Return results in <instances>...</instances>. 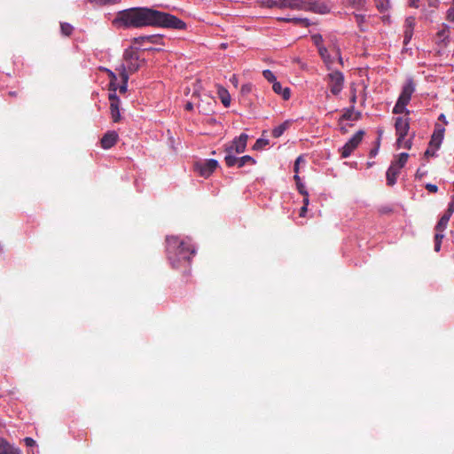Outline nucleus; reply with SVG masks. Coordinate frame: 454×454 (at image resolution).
I'll use <instances>...</instances> for the list:
<instances>
[{"label": "nucleus", "instance_id": "1", "mask_svg": "<svg viewBox=\"0 0 454 454\" xmlns=\"http://www.w3.org/2000/svg\"><path fill=\"white\" fill-rule=\"evenodd\" d=\"M113 24L117 27H161L184 29L185 23L177 17L148 7H133L117 12Z\"/></svg>", "mask_w": 454, "mask_h": 454}, {"label": "nucleus", "instance_id": "2", "mask_svg": "<svg viewBox=\"0 0 454 454\" xmlns=\"http://www.w3.org/2000/svg\"><path fill=\"white\" fill-rule=\"evenodd\" d=\"M166 253L168 260L174 269L186 270L195 254L192 246L178 237L170 236L166 239Z\"/></svg>", "mask_w": 454, "mask_h": 454}, {"label": "nucleus", "instance_id": "3", "mask_svg": "<svg viewBox=\"0 0 454 454\" xmlns=\"http://www.w3.org/2000/svg\"><path fill=\"white\" fill-rule=\"evenodd\" d=\"M143 62L144 60L140 59L137 50L130 47L124 51L123 62L116 70L119 72V74L124 73L129 75V74L137 72Z\"/></svg>", "mask_w": 454, "mask_h": 454}, {"label": "nucleus", "instance_id": "4", "mask_svg": "<svg viewBox=\"0 0 454 454\" xmlns=\"http://www.w3.org/2000/svg\"><path fill=\"white\" fill-rule=\"evenodd\" d=\"M415 91V85L412 80H409L403 87L402 92L393 108V114H405L408 115L410 111L406 109V106L410 103L411 96Z\"/></svg>", "mask_w": 454, "mask_h": 454}, {"label": "nucleus", "instance_id": "5", "mask_svg": "<svg viewBox=\"0 0 454 454\" xmlns=\"http://www.w3.org/2000/svg\"><path fill=\"white\" fill-rule=\"evenodd\" d=\"M292 9L309 11L315 13L325 14L329 12L328 7L316 0H292Z\"/></svg>", "mask_w": 454, "mask_h": 454}, {"label": "nucleus", "instance_id": "6", "mask_svg": "<svg viewBox=\"0 0 454 454\" xmlns=\"http://www.w3.org/2000/svg\"><path fill=\"white\" fill-rule=\"evenodd\" d=\"M325 81L327 82L331 93L334 96L339 95L344 87L345 79L340 71L329 73L325 77Z\"/></svg>", "mask_w": 454, "mask_h": 454}, {"label": "nucleus", "instance_id": "7", "mask_svg": "<svg viewBox=\"0 0 454 454\" xmlns=\"http://www.w3.org/2000/svg\"><path fill=\"white\" fill-rule=\"evenodd\" d=\"M395 128L397 136L396 145L402 146V142L410 129V118L407 115L395 118Z\"/></svg>", "mask_w": 454, "mask_h": 454}, {"label": "nucleus", "instance_id": "8", "mask_svg": "<svg viewBox=\"0 0 454 454\" xmlns=\"http://www.w3.org/2000/svg\"><path fill=\"white\" fill-rule=\"evenodd\" d=\"M364 136V130H358L341 148V157L348 158L357 148Z\"/></svg>", "mask_w": 454, "mask_h": 454}, {"label": "nucleus", "instance_id": "9", "mask_svg": "<svg viewBox=\"0 0 454 454\" xmlns=\"http://www.w3.org/2000/svg\"><path fill=\"white\" fill-rule=\"evenodd\" d=\"M248 136L245 133L235 137L230 145L225 147L226 153H236L238 154L246 151Z\"/></svg>", "mask_w": 454, "mask_h": 454}, {"label": "nucleus", "instance_id": "10", "mask_svg": "<svg viewBox=\"0 0 454 454\" xmlns=\"http://www.w3.org/2000/svg\"><path fill=\"white\" fill-rule=\"evenodd\" d=\"M194 167L200 176L207 178L218 167V161L216 160L210 159L204 162H197Z\"/></svg>", "mask_w": 454, "mask_h": 454}, {"label": "nucleus", "instance_id": "11", "mask_svg": "<svg viewBox=\"0 0 454 454\" xmlns=\"http://www.w3.org/2000/svg\"><path fill=\"white\" fill-rule=\"evenodd\" d=\"M110 100V112L112 120L114 122H118L121 120V114H120V99L117 97L116 93H109L108 97Z\"/></svg>", "mask_w": 454, "mask_h": 454}, {"label": "nucleus", "instance_id": "12", "mask_svg": "<svg viewBox=\"0 0 454 454\" xmlns=\"http://www.w3.org/2000/svg\"><path fill=\"white\" fill-rule=\"evenodd\" d=\"M118 140V134L115 131L106 132L100 140L102 148L110 149L112 148Z\"/></svg>", "mask_w": 454, "mask_h": 454}, {"label": "nucleus", "instance_id": "13", "mask_svg": "<svg viewBox=\"0 0 454 454\" xmlns=\"http://www.w3.org/2000/svg\"><path fill=\"white\" fill-rule=\"evenodd\" d=\"M414 27H415V18L411 17V16L406 18V20L404 21V39H403V43L405 44H407L410 42V40L411 39L412 35H413Z\"/></svg>", "mask_w": 454, "mask_h": 454}, {"label": "nucleus", "instance_id": "14", "mask_svg": "<svg viewBox=\"0 0 454 454\" xmlns=\"http://www.w3.org/2000/svg\"><path fill=\"white\" fill-rule=\"evenodd\" d=\"M400 168L391 163L390 167L387 170L386 177L387 184L389 186H393L396 183L397 176L400 174Z\"/></svg>", "mask_w": 454, "mask_h": 454}, {"label": "nucleus", "instance_id": "15", "mask_svg": "<svg viewBox=\"0 0 454 454\" xmlns=\"http://www.w3.org/2000/svg\"><path fill=\"white\" fill-rule=\"evenodd\" d=\"M443 133L444 129H435L431 137L430 146H434L437 150L442 142Z\"/></svg>", "mask_w": 454, "mask_h": 454}, {"label": "nucleus", "instance_id": "16", "mask_svg": "<svg viewBox=\"0 0 454 454\" xmlns=\"http://www.w3.org/2000/svg\"><path fill=\"white\" fill-rule=\"evenodd\" d=\"M272 90H274L275 93L281 95L285 100H287L290 98V96H291L290 89L287 87L283 88L279 82L277 81L276 82H274L272 84Z\"/></svg>", "mask_w": 454, "mask_h": 454}, {"label": "nucleus", "instance_id": "17", "mask_svg": "<svg viewBox=\"0 0 454 454\" xmlns=\"http://www.w3.org/2000/svg\"><path fill=\"white\" fill-rule=\"evenodd\" d=\"M0 454H20V451L4 439H0Z\"/></svg>", "mask_w": 454, "mask_h": 454}, {"label": "nucleus", "instance_id": "18", "mask_svg": "<svg viewBox=\"0 0 454 454\" xmlns=\"http://www.w3.org/2000/svg\"><path fill=\"white\" fill-rule=\"evenodd\" d=\"M320 57L322 58L324 63L325 64L327 69L332 68V65L334 62V59L330 56L327 48L322 49L320 48V51H318Z\"/></svg>", "mask_w": 454, "mask_h": 454}, {"label": "nucleus", "instance_id": "19", "mask_svg": "<svg viewBox=\"0 0 454 454\" xmlns=\"http://www.w3.org/2000/svg\"><path fill=\"white\" fill-rule=\"evenodd\" d=\"M292 124V121H284L282 124H280L279 126L276 127L275 129H273L272 130V136L276 138L281 137L283 135V133L290 128Z\"/></svg>", "mask_w": 454, "mask_h": 454}, {"label": "nucleus", "instance_id": "20", "mask_svg": "<svg viewBox=\"0 0 454 454\" xmlns=\"http://www.w3.org/2000/svg\"><path fill=\"white\" fill-rule=\"evenodd\" d=\"M408 158L409 154L407 153H402L398 155V159L392 161L391 163L401 169L406 164Z\"/></svg>", "mask_w": 454, "mask_h": 454}, {"label": "nucleus", "instance_id": "21", "mask_svg": "<svg viewBox=\"0 0 454 454\" xmlns=\"http://www.w3.org/2000/svg\"><path fill=\"white\" fill-rule=\"evenodd\" d=\"M224 161L227 167L231 168L233 166H239V157L233 155V153H226Z\"/></svg>", "mask_w": 454, "mask_h": 454}, {"label": "nucleus", "instance_id": "22", "mask_svg": "<svg viewBox=\"0 0 454 454\" xmlns=\"http://www.w3.org/2000/svg\"><path fill=\"white\" fill-rule=\"evenodd\" d=\"M218 94H219V97L221 98L223 105L224 106H229L231 104V96H230L229 92L225 89L221 88L218 90Z\"/></svg>", "mask_w": 454, "mask_h": 454}, {"label": "nucleus", "instance_id": "23", "mask_svg": "<svg viewBox=\"0 0 454 454\" xmlns=\"http://www.w3.org/2000/svg\"><path fill=\"white\" fill-rule=\"evenodd\" d=\"M347 4L356 10H363L365 7V0H345Z\"/></svg>", "mask_w": 454, "mask_h": 454}, {"label": "nucleus", "instance_id": "24", "mask_svg": "<svg viewBox=\"0 0 454 454\" xmlns=\"http://www.w3.org/2000/svg\"><path fill=\"white\" fill-rule=\"evenodd\" d=\"M158 40H159V37L157 35H145V36H139V37L134 38V42L136 43H141L145 41H147L152 43H157Z\"/></svg>", "mask_w": 454, "mask_h": 454}, {"label": "nucleus", "instance_id": "25", "mask_svg": "<svg viewBox=\"0 0 454 454\" xmlns=\"http://www.w3.org/2000/svg\"><path fill=\"white\" fill-rule=\"evenodd\" d=\"M247 164L254 165L255 164V160L254 158H252L251 156H249V155H245V156H242V157L239 158V166H238V168H242V167H244Z\"/></svg>", "mask_w": 454, "mask_h": 454}, {"label": "nucleus", "instance_id": "26", "mask_svg": "<svg viewBox=\"0 0 454 454\" xmlns=\"http://www.w3.org/2000/svg\"><path fill=\"white\" fill-rule=\"evenodd\" d=\"M449 221L450 220L447 218V216L442 215L435 226V231L438 232H443L448 225Z\"/></svg>", "mask_w": 454, "mask_h": 454}, {"label": "nucleus", "instance_id": "27", "mask_svg": "<svg viewBox=\"0 0 454 454\" xmlns=\"http://www.w3.org/2000/svg\"><path fill=\"white\" fill-rule=\"evenodd\" d=\"M120 76L121 79V85L119 86L117 90H119L120 93L124 94L128 88L129 75L123 73L120 74Z\"/></svg>", "mask_w": 454, "mask_h": 454}, {"label": "nucleus", "instance_id": "28", "mask_svg": "<svg viewBox=\"0 0 454 454\" xmlns=\"http://www.w3.org/2000/svg\"><path fill=\"white\" fill-rule=\"evenodd\" d=\"M377 9L383 12L389 9L390 4L388 0H374Z\"/></svg>", "mask_w": 454, "mask_h": 454}, {"label": "nucleus", "instance_id": "29", "mask_svg": "<svg viewBox=\"0 0 454 454\" xmlns=\"http://www.w3.org/2000/svg\"><path fill=\"white\" fill-rule=\"evenodd\" d=\"M292 23L303 27H309L311 25L309 20L305 18H292Z\"/></svg>", "mask_w": 454, "mask_h": 454}, {"label": "nucleus", "instance_id": "30", "mask_svg": "<svg viewBox=\"0 0 454 454\" xmlns=\"http://www.w3.org/2000/svg\"><path fill=\"white\" fill-rule=\"evenodd\" d=\"M311 40L313 43L317 46L318 51H320V48H325L323 44V36L320 34H315L311 35Z\"/></svg>", "mask_w": 454, "mask_h": 454}, {"label": "nucleus", "instance_id": "31", "mask_svg": "<svg viewBox=\"0 0 454 454\" xmlns=\"http://www.w3.org/2000/svg\"><path fill=\"white\" fill-rule=\"evenodd\" d=\"M60 29H61V33L64 35L69 36L73 33L74 27L69 23L64 22V23L60 24Z\"/></svg>", "mask_w": 454, "mask_h": 454}, {"label": "nucleus", "instance_id": "32", "mask_svg": "<svg viewBox=\"0 0 454 454\" xmlns=\"http://www.w3.org/2000/svg\"><path fill=\"white\" fill-rule=\"evenodd\" d=\"M355 114V106H351L349 108L346 109L340 120H353L354 121Z\"/></svg>", "mask_w": 454, "mask_h": 454}, {"label": "nucleus", "instance_id": "33", "mask_svg": "<svg viewBox=\"0 0 454 454\" xmlns=\"http://www.w3.org/2000/svg\"><path fill=\"white\" fill-rule=\"evenodd\" d=\"M356 22L357 23L361 32H364L366 28L364 27L365 17L361 14H355Z\"/></svg>", "mask_w": 454, "mask_h": 454}, {"label": "nucleus", "instance_id": "34", "mask_svg": "<svg viewBox=\"0 0 454 454\" xmlns=\"http://www.w3.org/2000/svg\"><path fill=\"white\" fill-rule=\"evenodd\" d=\"M277 8H279V9H285V8L292 9V0H277Z\"/></svg>", "mask_w": 454, "mask_h": 454}, {"label": "nucleus", "instance_id": "35", "mask_svg": "<svg viewBox=\"0 0 454 454\" xmlns=\"http://www.w3.org/2000/svg\"><path fill=\"white\" fill-rule=\"evenodd\" d=\"M262 75L268 82H272V84L277 82L276 76L270 70H264Z\"/></svg>", "mask_w": 454, "mask_h": 454}, {"label": "nucleus", "instance_id": "36", "mask_svg": "<svg viewBox=\"0 0 454 454\" xmlns=\"http://www.w3.org/2000/svg\"><path fill=\"white\" fill-rule=\"evenodd\" d=\"M268 145H269V141L267 139L259 138V139L256 140V142L254 145L253 148L254 150H260V149H262L263 147H265Z\"/></svg>", "mask_w": 454, "mask_h": 454}, {"label": "nucleus", "instance_id": "37", "mask_svg": "<svg viewBox=\"0 0 454 454\" xmlns=\"http://www.w3.org/2000/svg\"><path fill=\"white\" fill-rule=\"evenodd\" d=\"M449 34H450L449 27H446L437 33V36L440 40H442L443 42L449 37Z\"/></svg>", "mask_w": 454, "mask_h": 454}, {"label": "nucleus", "instance_id": "38", "mask_svg": "<svg viewBox=\"0 0 454 454\" xmlns=\"http://www.w3.org/2000/svg\"><path fill=\"white\" fill-rule=\"evenodd\" d=\"M262 6L266 8L277 7V0H262Z\"/></svg>", "mask_w": 454, "mask_h": 454}, {"label": "nucleus", "instance_id": "39", "mask_svg": "<svg viewBox=\"0 0 454 454\" xmlns=\"http://www.w3.org/2000/svg\"><path fill=\"white\" fill-rule=\"evenodd\" d=\"M414 137V134L411 136V137L410 139H407L405 140V137L403 138V142H402V146L401 147H403L405 149H408L410 150L411 148V145H412V141L411 139Z\"/></svg>", "mask_w": 454, "mask_h": 454}, {"label": "nucleus", "instance_id": "40", "mask_svg": "<svg viewBox=\"0 0 454 454\" xmlns=\"http://www.w3.org/2000/svg\"><path fill=\"white\" fill-rule=\"evenodd\" d=\"M304 160H303V157L301 155H300L296 160H295V162H294V170L295 173H298L299 172V167H300V163L301 162H303Z\"/></svg>", "mask_w": 454, "mask_h": 454}, {"label": "nucleus", "instance_id": "41", "mask_svg": "<svg viewBox=\"0 0 454 454\" xmlns=\"http://www.w3.org/2000/svg\"><path fill=\"white\" fill-rule=\"evenodd\" d=\"M297 186V189L299 191V192L303 195V196H308V192L304 186V184L302 183H300V185L299 184H296Z\"/></svg>", "mask_w": 454, "mask_h": 454}, {"label": "nucleus", "instance_id": "42", "mask_svg": "<svg viewBox=\"0 0 454 454\" xmlns=\"http://www.w3.org/2000/svg\"><path fill=\"white\" fill-rule=\"evenodd\" d=\"M116 82L117 81H110V83H109V90L111 91L110 93H116V90L118 89Z\"/></svg>", "mask_w": 454, "mask_h": 454}, {"label": "nucleus", "instance_id": "43", "mask_svg": "<svg viewBox=\"0 0 454 454\" xmlns=\"http://www.w3.org/2000/svg\"><path fill=\"white\" fill-rule=\"evenodd\" d=\"M426 189H427L428 192H433V193H434V192H436L438 191V187H437V185H435V184H427L426 185Z\"/></svg>", "mask_w": 454, "mask_h": 454}, {"label": "nucleus", "instance_id": "44", "mask_svg": "<svg viewBox=\"0 0 454 454\" xmlns=\"http://www.w3.org/2000/svg\"><path fill=\"white\" fill-rule=\"evenodd\" d=\"M447 19L450 21H454V6L448 10V12H447Z\"/></svg>", "mask_w": 454, "mask_h": 454}, {"label": "nucleus", "instance_id": "45", "mask_svg": "<svg viewBox=\"0 0 454 454\" xmlns=\"http://www.w3.org/2000/svg\"><path fill=\"white\" fill-rule=\"evenodd\" d=\"M105 71L107 73V74L110 78V81H117V76L113 71H111L110 69H107V68H106Z\"/></svg>", "mask_w": 454, "mask_h": 454}, {"label": "nucleus", "instance_id": "46", "mask_svg": "<svg viewBox=\"0 0 454 454\" xmlns=\"http://www.w3.org/2000/svg\"><path fill=\"white\" fill-rule=\"evenodd\" d=\"M24 441H25L26 445L28 446V447H32L35 443V440L30 438V437H26L24 439Z\"/></svg>", "mask_w": 454, "mask_h": 454}, {"label": "nucleus", "instance_id": "47", "mask_svg": "<svg viewBox=\"0 0 454 454\" xmlns=\"http://www.w3.org/2000/svg\"><path fill=\"white\" fill-rule=\"evenodd\" d=\"M443 237L444 236H443L442 232L436 231V233L434 235V241H436V242L439 241L442 243Z\"/></svg>", "mask_w": 454, "mask_h": 454}, {"label": "nucleus", "instance_id": "48", "mask_svg": "<svg viewBox=\"0 0 454 454\" xmlns=\"http://www.w3.org/2000/svg\"><path fill=\"white\" fill-rule=\"evenodd\" d=\"M424 156L426 158H428V157H431V156H434V152L431 151L430 149H427L425 153H424Z\"/></svg>", "mask_w": 454, "mask_h": 454}, {"label": "nucleus", "instance_id": "49", "mask_svg": "<svg viewBox=\"0 0 454 454\" xmlns=\"http://www.w3.org/2000/svg\"><path fill=\"white\" fill-rule=\"evenodd\" d=\"M184 109L187 111H192L193 109V105L191 102H187L184 106Z\"/></svg>", "mask_w": 454, "mask_h": 454}, {"label": "nucleus", "instance_id": "50", "mask_svg": "<svg viewBox=\"0 0 454 454\" xmlns=\"http://www.w3.org/2000/svg\"><path fill=\"white\" fill-rule=\"evenodd\" d=\"M307 212V207L305 206H302L301 210H300V216L301 217H304L305 216V214Z\"/></svg>", "mask_w": 454, "mask_h": 454}, {"label": "nucleus", "instance_id": "51", "mask_svg": "<svg viewBox=\"0 0 454 454\" xmlns=\"http://www.w3.org/2000/svg\"><path fill=\"white\" fill-rule=\"evenodd\" d=\"M442 243L439 241H434V251L439 252L441 249Z\"/></svg>", "mask_w": 454, "mask_h": 454}, {"label": "nucleus", "instance_id": "52", "mask_svg": "<svg viewBox=\"0 0 454 454\" xmlns=\"http://www.w3.org/2000/svg\"><path fill=\"white\" fill-rule=\"evenodd\" d=\"M424 175H425L424 172H421V170L419 168L416 172V177H418L419 179L422 178Z\"/></svg>", "mask_w": 454, "mask_h": 454}, {"label": "nucleus", "instance_id": "53", "mask_svg": "<svg viewBox=\"0 0 454 454\" xmlns=\"http://www.w3.org/2000/svg\"><path fill=\"white\" fill-rule=\"evenodd\" d=\"M294 180H295L296 184H299V185H300V183H301V178H300V176H299L298 173H295V175H294Z\"/></svg>", "mask_w": 454, "mask_h": 454}, {"label": "nucleus", "instance_id": "54", "mask_svg": "<svg viewBox=\"0 0 454 454\" xmlns=\"http://www.w3.org/2000/svg\"><path fill=\"white\" fill-rule=\"evenodd\" d=\"M350 101L352 103V106H354V104L356 102V92H354L350 98Z\"/></svg>", "mask_w": 454, "mask_h": 454}, {"label": "nucleus", "instance_id": "55", "mask_svg": "<svg viewBox=\"0 0 454 454\" xmlns=\"http://www.w3.org/2000/svg\"><path fill=\"white\" fill-rule=\"evenodd\" d=\"M280 21L292 23V18H279Z\"/></svg>", "mask_w": 454, "mask_h": 454}, {"label": "nucleus", "instance_id": "56", "mask_svg": "<svg viewBox=\"0 0 454 454\" xmlns=\"http://www.w3.org/2000/svg\"><path fill=\"white\" fill-rule=\"evenodd\" d=\"M303 197H304L303 198V206L308 207L309 201V195L308 196H303Z\"/></svg>", "mask_w": 454, "mask_h": 454}, {"label": "nucleus", "instance_id": "57", "mask_svg": "<svg viewBox=\"0 0 454 454\" xmlns=\"http://www.w3.org/2000/svg\"><path fill=\"white\" fill-rule=\"evenodd\" d=\"M450 212L453 213L454 212V202H451L449 204V207H448V209Z\"/></svg>", "mask_w": 454, "mask_h": 454}, {"label": "nucleus", "instance_id": "58", "mask_svg": "<svg viewBox=\"0 0 454 454\" xmlns=\"http://www.w3.org/2000/svg\"><path fill=\"white\" fill-rule=\"evenodd\" d=\"M453 213L450 212L449 210H446V212L442 215L443 216H447V218L450 220V216Z\"/></svg>", "mask_w": 454, "mask_h": 454}, {"label": "nucleus", "instance_id": "59", "mask_svg": "<svg viewBox=\"0 0 454 454\" xmlns=\"http://www.w3.org/2000/svg\"><path fill=\"white\" fill-rule=\"evenodd\" d=\"M336 55L338 57L340 63H342V59H341L340 52L339 49L336 50Z\"/></svg>", "mask_w": 454, "mask_h": 454}, {"label": "nucleus", "instance_id": "60", "mask_svg": "<svg viewBox=\"0 0 454 454\" xmlns=\"http://www.w3.org/2000/svg\"><path fill=\"white\" fill-rule=\"evenodd\" d=\"M361 116V114L359 112H355V114H354V121H356L360 118Z\"/></svg>", "mask_w": 454, "mask_h": 454}, {"label": "nucleus", "instance_id": "61", "mask_svg": "<svg viewBox=\"0 0 454 454\" xmlns=\"http://www.w3.org/2000/svg\"><path fill=\"white\" fill-rule=\"evenodd\" d=\"M417 1L418 0H411L410 5L412 6V7L417 8L418 7Z\"/></svg>", "mask_w": 454, "mask_h": 454}, {"label": "nucleus", "instance_id": "62", "mask_svg": "<svg viewBox=\"0 0 454 454\" xmlns=\"http://www.w3.org/2000/svg\"><path fill=\"white\" fill-rule=\"evenodd\" d=\"M231 81L237 86L238 79L235 75L231 78Z\"/></svg>", "mask_w": 454, "mask_h": 454}, {"label": "nucleus", "instance_id": "63", "mask_svg": "<svg viewBox=\"0 0 454 454\" xmlns=\"http://www.w3.org/2000/svg\"><path fill=\"white\" fill-rule=\"evenodd\" d=\"M377 152H378L377 149L372 150L371 153H370L371 156H375L377 154Z\"/></svg>", "mask_w": 454, "mask_h": 454}, {"label": "nucleus", "instance_id": "64", "mask_svg": "<svg viewBox=\"0 0 454 454\" xmlns=\"http://www.w3.org/2000/svg\"><path fill=\"white\" fill-rule=\"evenodd\" d=\"M9 95H10L11 97H16V96L18 95V93H17V91H10V92H9Z\"/></svg>", "mask_w": 454, "mask_h": 454}]
</instances>
